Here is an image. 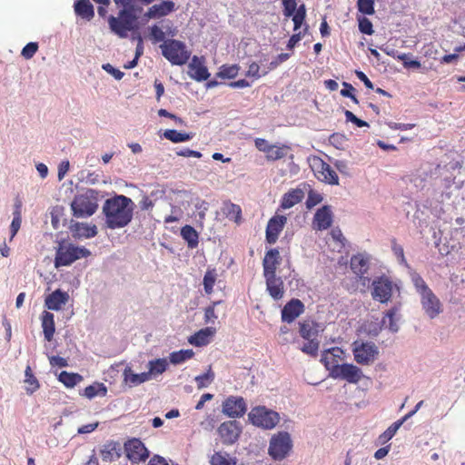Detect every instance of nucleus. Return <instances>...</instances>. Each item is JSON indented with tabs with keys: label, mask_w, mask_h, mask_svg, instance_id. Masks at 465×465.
I'll return each instance as SVG.
<instances>
[{
	"label": "nucleus",
	"mask_w": 465,
	"mask_h": 465,
	"mask_svg": "<svg viewBox=\"0 0 465 465\" xmlns=\"http://www.w3.org/2000/svg\"><path fill=\"white\" fill-rule=\"evenodd\" d=\"M134 202L125 195H114L105 200L103 213L107 228L114 230L127 226L134 215Z\"/></svg>",
	"instance_id": "obj_1"
},
{
	"label": "nucleus",
	"mask_w": 465,
	"mask_h": 465,
	"mask_svg": "<svg viewBox=\"0 0 465 465\" xmlns=\"http://www.w3.org/2000/svg\"><path fill=\"white\" fill-rule=\"evenodd\" d=\"M115 5H123L124 9L120 10L118 16L110 15L108 17V24L110 30L119 36L125 38L130 31L136 28L137 15L136 12H141L142 8H137L134 4V0H114Z\"/></svg>",
	"instance_id": "obj_2"
},
{
	"label": "nucleus",
	"mask_w": 465,
	"mask_h": 465,
	"mask_svg": "<svg viewBox=\"0 0 465 465\" xmlns=\"http://www.w3.org/2000/svg\"><path fill=\"white\" fill-rule=\"evenodd\" d=\"M98 192L88 189L84 193L74 196L71 208L73 215L77 218H84L93 215L98 209Z\"/></svg>",
	"instance_id": "obj_3"
},
{
	"label": "nucleus",
	"mask_w": 465,
	"mask_h": 465,
	"mask_svg": "<svg viewBox=\"0 0 465 465\" xmlns=\"http://www.w3.org/2000/svg\"><path fill=\"white\" fill-rule=\"evenodd\" d=\"M91 255V252L85 247L76 246L68 242H61L56 249L54 265L56 268L61 266H69L76 260L86 258Z\"/></svg>",
	"instance_id": "obj_4"
},
{
	"label": "nucleus",
	"mask_w": 465,
	"mask_h": 465,
	"mask_svg": "<svg viewBox=\"0 0 465 465\" xmlns=\"http://www.w3.org/2000/svg\"><path fill=\"white\" fill-rule=\"evenodd\" d=\"M163 56L172 64L183 65L191 56L185 44L175 39H167L160 45Z\"/></svg>",
	"instance_id": "obj_5"
},
{
	"label": "nucleus",
	"mask_w": 465,
	"mask_h": 465,
	"mask_svg": "<svg viewBox=\"0 0 465 465\" xmlns=\"http://www.w3.org/2000/svg\"><path fill=\"white\" fill-rule=\"evenodd\" d=\"M248 416L254 426L266 430L274 428L280 421L279 413L264 406L252 408Z\"/></svg>",
	"instance_id": "obj_6"
},
{
	"label": "nucleus",
	"mask_w": 465,
	"mask_h": 465,
	"mask_svg": "<svg viewBox=\"0 0 465 465\" xmlns=\"http://www.w3.org/2000/svg\"><path fill=\"white\" fill-rule=\"evenodd\" d=\"M351 351L354 361L361 365H369L372 363L379 354V349L375 343L361 340H357L352 342Z\"/></svg>",
	"instance_id": "obj_7"
},
{
	"label": "nucleus",
	"mask_w": 465,
	"mask_h": 465,
	"mask_svg": "<svg viewBox=\"0 0 465 465\" xmlns=\"http://www.w3.org/2000/svg\"><path fill=\"white\" fill-rule=\"evenodd\" d=\"M292 448L291 436L286 431H280L272 437L269 454L274 460H283Z\"/></svg>",
	"instance_id": "obj_8"
},
{
	"label": "nucleus",
	"mask_w": 465,
	"mask_h": 465,
	"mask_svg": "<svg viewBox=\"0 0 465 465\" xmlns=\"http://www.w3.org/2000/svg\"><path fill=\"white\" fill-rule=\"evenodd\" d=\"M394 287L392 281L382 275L372 282L371 296L374 300L386 303L391 300Z\"/></svg>",
	"instance_id": "obj_9"
},
{
	"label": "nucleus",
	"mask_w": 465,
	"mask_h": 465,
	"mask_svg": "<svg viewBox=\"0 0 465 465\" xmlns=\"http://www.w3.org/2000/svg\"><path fill=\"white\" fill-rule=\"evenodd\" d=\"M126 457L133 463L145 461L149 457V451L140 439L133 438L124 442Z\"/></svg>",
	"instance_id": "obj_10"
},
{
	"label": "nucleus",
	"mask_w": 465,
	"mask_h": 465,
	"mask_svg": "<svg viewBox=\"0 0 465 465\" xmlns=\"http://www.w3.org/2000/svg\"><path fill=\"white\" fill-rule=\"evenodd\" d=\"M362 376L361 370L351 363L341 364L339 367H336V371L331 375L334 379H341L349 383H358Z\"/></svg>",
	"instance_id": "obj_11"
},
{
	"label": "nucleus",
	"mask_w": 465,
	"mask_h": 465,
	"mask_svg": "<svg viewBox=\"0 0 465 465\" xmlns=\"http://www.w3.org/2000/svg\"><path fill=\"white\" fill-rule=\"evenodd\" d=\"M242 432V427L236 420L223 422L218 428V433L223 444L231 445L237 441Z\"/></svg>",
	"instance_id": "obj_12"
},
{
	"label": "nucleus",
	"mask_w": 465,
	"mask_h": 465,
	"mask_svg": "<svg viewBox=\"0 0 465 465\" xmlns=\"http://www.w3.org/2000/svg\"><path fill=\"white\" fill-rule=\"evenodd\" d=\"M247 411L242 397L230 396L223 402V412L230 418L242 417Z\"/></svg>",
	"instance_id": "obj_13"
},
{
	"label": "nucleus",
	"mask_w": 465,
	"mask_h": 465,
	"mask_svg": "<svg viewBox=\"0 0 465 465\" xmlns=\"http://www.w3.org/2000/svg\"><path fill=\"white\" fill-rule=\"evenodd\" d=\"M286 222L287 218L284 215H274L269 220L265 232V239L268 243L273 244L276 242Z\"/></svg>",
	"instance_id": "obj_14"
},
{
	"label": "nucleus",
	"mask_w": 465,
	"mask_h": 465,
	"mask_svg": "<svg viewBox=\"0 0 465 465\" xmlns=\"http://www.w3.org/2000/svg\"><path fill=\"white\" fill-rule=\"evenodd\" d=\"M314 166L315 174L320 181L332 185L339 183V177L330 164L322 159H317L314 163Z\"/></svg>",
	"instance_id": "obj_15"
},
{
	"label": "nucleus",
	"mask_w": 465,
	"mask_h": 465,
	"mask_svg": "<svg viewBox=\"0 0 465 465\" xmlns=\"http://www.w3.org/2000/svg\"><path fill=\"white\" fill-rule=\"evenodd\" d=\"M420 302L425 313L430 319L435 318L441 312V303L431 290L420 294Z\"/></svg>",
	"instance_id": "obj_16"
},
{
	"label": "nucleus",
	"mask_w": 465,
	"mask_h": 465,
	"mask_svg": "<svg viewBox=\"0 0 465 465\" xmlns=\"http://www.w3.org/2000/svg\"><path fill=\"white\" fill-rule=\"evenodd\" d=\"M343 351L339 347H332L325 350L322 354L321 361L324 364L325 368L330 371L331 376L336 367H339V361L341 360Z\"/></svg>",
	"instance_id": "obj_17"
},
{
	"label": "nucleus",
	"mask_w": 465,
	"mask_h": 465,
	"mask_svg": "<svg viewBox=\"0 0 465 465\" xmlns=\"http://www.w3.org/2000/svg\"><path fill=\"white\" fill-rule=\"evenodd\" d=\"M332 223V212L329 205L318 209L314 214L312 227L318 231H323L331 227Z\"/></svg>",
	"instance_id": "obj_18"
},
{
	"label": "nucleus",
	"mask_w": 465,
	"mask_h": 465,
	"mask_svg": "<svg viewBox=\"0 0 465 465\" xmlns=\"http://www.w3.org/2000/svg\"><path fill=\"white\" fill-rule=\"evenodd\" d=\"M304 311L303 303L298 299H292L282 310V320L291 323Z\"/></svg>",
	"instance_id": "obj_19"
},
{
	"label": "nucleus",
	"mask_w": 465,
	"mask_h": 465,
	"mask_svg": "<svg viewBox=\"0 0 465 465\" xmlns=\"http://www.w3.org/2000/svg\"><path fill=\"white\" fill-rule=\"evenodd\" d=\"M266 281V289L272 298L280 300L284 294V283L281 277L276 273L263 275Z\"/></svg>",
	"instance_id": "obj_20"
},
{
	"label": "nucleus",
	"mask_w": 465,
	"mask_h": 465,
	"mask_svg": "<svg viewBox=\"0 0 465 465\" xmlns=\"http://www.w3.org/2000/svg\"><path fill=\"white\" fill-rule=\"evenodd\" d=\"M69 300V295L66 292L60 289L54 291L46 296L45 305L47 309L52 311H59Z\"/></svg>",
	"instance_id": "obj_21"
},
{
	"label": "nucleus",
	"mask_w": 465,
	"mask_h": 465,
	"mask_svg": "<svg viewBox=\"0 0 465 465\" xmlns=\"http://www.w3.org/2000/svg\"><path fill=\"white\" fill-rule=\"evenodd\" d=\"M175 10V4L173 1H163L160 4L152 5L144 16L149 19L161 18L168 15Z\"/></svg>",
	"instance_id": "obj_22"
},
{
	"label": "nucleus",
	"mask_w": 465,
	"mask_h": 465,
	"mask_svg": "<svg viewBox=\"0 0 465 465\" xmlns=\"http://www.w3.org/2000/svg\"><path fill=\"white\" fill-rule=\"evenodd\" d=\"M282 258L280 252L276 248L270 249L266 252L263 261V275L276 273L277 266L281 263Z\"/></svg>",
	"instance_id": "obj_23"
},
{
	"label": "nucleus",
	"mask_w": 465,
	"mask_h": 465,
	"mask_svg": "<svg viewBox=\"0 0 465 465\" xmlns=\"http://www.w3.org/2000/svg\"><path fill=\"white\" fill-rule=\"evenodd\" d=\"M122 448L118 441L109 440L100 449V454L103 461L112 462L121 457Z\"/></svg>",
	"instance_id": "obj_24"
},
{
	"label": "nucleus",
	"mask_w": 465,
	"mask_h": 465,
	"mask_svg": "<svg viewBox=\"0 0 465 465\" xmlns=\"http://www.w3.org/2000/svg\"><path fill=\"white\" fill-rule=\"evenodd\" d=\"M188 67L190 76L198 82L205 81L210 76L207 67L196 55L193 57Z\"/></svg>",
	"instance_id": "obj_25"
},
{
	"label": "nucleus",
	"mask_w": 465,
	"mask_h": 465,
	"mask_svg": "<svg viewBox=\"0 0 465 465\" xmlns=\"http://www.w3.org/2000/svg\"><path fill=\"white\" fill-rule=\"evenodd\" d=\"M164 28H165V31H163V28L159 27L156 25H153V26L150 27V39L152 40V42L153 44H157L160 42L163 43L164 41H166L165 40L166 35L172 36V37L176 35L177 30L173 27L172 22L169 21V25L164 26Z\"/></svg>",
	"instance_id": "obj_26"
},
{
	"label": "nucleus",
	"mask_w": 465,
	"mask_h": 465,
	"mask_svg": "<svg viewBox=\"0 0 465 465\" xmlns=\"http://www.w3.org/2000/svg\"><path fill=\"white\" fill-rule=\"evenodd\" d=\"M351 269L360 276L363 284H365V282H370L369 278L363 276L369 270V262L362 255L357 254L351 258Z\"/></svg>",
	"instance_id": "obj_27"
},
{
	"label": "nucleus",
	"mask_w": 465,
	"mask_h": 465,
	"mask_svg": "<svg viewBox=\"0 0 465 465\" xmlns=\"http://www.w3.org/2000/svg\"><path fill=\"white\" fill-rule=\"evenodd\" d=\"M74 10L77 16L86 21H91L94 17V8L90 0H76Z\"/></svg>",
	"instance_id": "obj_28"
},
{
	"label": "nucleus",
	"mask_w": 465,
	"mask_h": 465,
	"mask_svg": "<svg viewBox=\"0 0 465 465\" xmlns=\"http://www.w3.org/2000/svg\"><path fill=\"white\" fill-rule=\"evenodd\" d=\"M304 198V192L300 188H295L284 193L281 200V207L289 209L299 203Z\"/></svg>",
	"instance_id": "obj_29"
},
{
	"label": "nucleus",
	"mask_w": 465,
	"mask_h": 465,
	"mask_svg": "<svg viewBox=\"0 0 465 465\" xmlns=\"http://www.w3.org/2000/svg\"><path fill=\"white\" fill-rule=\"evenodd\" d=\"M222 213L226 218L237 224L242 223V208L240 205L231 201H224L222 206Z\"/></svg>",
	"instance_id": "obj_30"
},
{
	"label": "nucleus",
	"mask_w": 465,
	"mask_h": 465,
	"mask_svg": "<svg viewBox=\"0 0 465 465\" xmlns=\"http://www.w3.org/2000/svg\"><path fill=\"white\" fill-rule=\"evenodd\" d=\"M215 333V329L212 327H206L195 332L192 335L188 341L195 346L201 347L207 345L210 342V338Z\"/></svg>",
	"instance_id": "obj_31"
},
{
	"label": "nucleus",
	"mask_w": 465,
	"mask_h": 465,
	"mask_svg": "<svg viewBox=\"0 0 465 465\" xmlns=\"http://www.w3.org/2000/svg\"><path fill=\"white\" fill-rule=\"evenodd\" d=\"M41 322L45 339L47 341H51L55 331L54 314L52 312L45 311L42 313Z\"/></svg>",
	"instance_id": "obj_32"
},
{
	"label": "nucleus",
	"mask_w": 465,
	"mask_h": 465,
	"mask_svg": "<svg viewBox=\"0 0 465 465\" xmlns=\"http://www.w3.org/2000/svg\"><path fill=\"white\" fill-rule=\"evenodd\" d=\"M318 324L312 321H305L300 323V334L304 340L318 339Z\"/></svg>",
	"instance_id": "obj_33"
},
{
	"label": "nucleus",
	"mask_w": 465,
	"mask_h": 465,
	"mask_svg": "<svg viewBox=\"0 0 465 465\" xmlns=\"http://www.w3.org/2000/svg\"><path fill=\"white\" fill-rule=\"evenodd\" d=\"M181 236L187 242L191 249L196 248L199 243V234L191 225H184L181 229Z\"/></svg>",
	"instance_id": "obj_34"
},
{
	"label": "nucleus",
	"mask_w": 465,
	"mask_h": 465,
	"mask_svg": "<svg viewBox=\"0 0 465 465\" xmlns=\"http://www.w3.org/2000/svg\"><path fill=\"white\" fill-rule=\"evenodd\" d=\"M124 381L130 385H139L150 380L148 372H142L139 374L134 373L131 368H126L124 371Z\"/></svg>",
	"instance_id": "obj_35"
},
{
	"label": "nucleus",
	"mask_w": 465,
	"mask_h": 465,
	"mask_svg": "<svg viewBox=\"0 0 465 465\" xmlns=\"http://www.w3.org/2000/svg\"><path fill=\"white\" fill-rule=\"evenodd\" d=\"M107 394V387L103 382H94L84 390V396L93 399L96 396L104 397Z\"/></svg>",
	"instance_id": "obj_36"
},
{
	"label": "nucleus",
	"mask_w": 465,
	"mask_h": 465,
	"mask_svg": "<svg viewBox=\"0 0 465 465\" xmlns=\"http://www.w3.org/2000/svg\"><path fill=\"white\" fill-rule=\"evenodd\" d=\"M163 137L174 143L190 141L193 137L192 133H181L174 129L165 130Z\"/></svg>",
	"instance_id": "obj_37"
},
{
	"label": "nucleus",
	"mask_w": 465,
	"mask_h": 465,
	"mask_svg": "<svg viewBox=\"0 0 465 465\" xmlns=\"http://www.w3.org/2000/svg\"><path fill=\"white\" fill-rule=\"evenodd\" d=\"M58 381L67 388H74L83 381L82 375L63 371L58 376Z\"/></svg>",
	"instance_id": "obj_38"
},
{
	"label": "nucleus",
	"mask_w": 465,
	"mask_h": 465,
	"mask_svg": "<svg viewBox=\"0 0 465 465\" xmlns=\"http://www.w3.org/2000/svg\"><path fill=\"white\" fill-rule=\"evenodd\" d=\"M405 422V419H400L394 423H392L384 432H382L379 438V444H385L388 442L392 437L396 434L397 430L401 428V426Z\"/></svg>",
	"instance_id": "obj_39"
},
{
	"label": "nucleus",
	"mask_w": 465,
	"mask_h": 465,
	"mask_svg": "<svg viewBox=\"0 0 465 465\" xmlns=\"http://www.w3.org/2000/svg\"><path fill=\"white\" fill-rule=\"evenodd\" d=\"M289 147L272 144L265 153L268 161H277L286 156Z\"/></svg>",
	"instance_id": "obj_40"
},
{
	"label": "nucleus",
	"mask_w": 465,
	"mask_h": 465,
	"mask_svg": "<svg viewBox=\"0 0 465 465\" xmlns=\"http://www.w3.org/2000/svg\"><path fill=\"white\" fill-rule=\"evenodd\" d=\"M75 232L81 237L93 238L97 234V227L94 224H88L84 223H77L75 224Z\"/></svg>",
	"instance_id": "obj_41"
},
{
	"label": "nucleus",
	"mask_w": 465,
	"mask_h": 465,
	"mask_svg": "<svg viewBox=\"0 0 465 465\" xmlns=\"http://www.w3.org/2000/svg\"><path fill=\"white\" fill-rule=\"evenodd\" d=\"M211 465H236V459L226 452H215L210 460Z\"/></svg>",
	"instance_id": "obj_42"
},
{
	"label": "nucleus",
	"mask_w": 465,
	"mask_h": 465,
	"mask_svg": "<svg viewBox=\"0 0 465 465\" xmlns=\"http://www.w3.org/2000/svg\"><path fill=\"white\" fill-rule=\"evenodd\" d=\"M217 280V272L215 269H208L203 276V289L206 294H211L213 292V286Z\"/></svg>",
	"instance_id": "obj_43"
},
{
	"label": "nucleus",
	"mask_w": 465,
	"mask_h": 465,
	"mask_svg": "<svg viewBox=\"0 0 465 465\" xmlns=\"http://www.w3.org/2000/svg\"><path fill=\"white\" fill-rule=\"evenodd\" d=\"M194 356V352L193 350H180L177 351H173L170 354V361L173 364H180L184 362L187 360L192 359Z\"/></svg>",
	"instance_id": "obj_44"
},
{
	"label": "nucleus",
	"mask_w": 465,
	"mask_h": 465,
	"mask_svg": "<svg viewBox=\"0 0 465 465\" xmlns=\"http://www.w3.org/2000/svg\"><path fill=\"white\" fill-rule=\"evenodd\" d=\"M148 367L149 371L147 372L151 377V375H158L164 372L168 367V362L165 359H157L150 361L148 363Z\"/></svg>",
	"instance_id": "obj_45"
},
{
	"label": "nucleus",
	"mask_w": 465,
	"mask_h": 465,
	"mask_svg": "<svg viewBox=\"0 0 465 465\" xmlns=\"http://www.w3.org/2000/svg\"><path fill=\"white\" fill-rule=\"evenodd\" d=\"M213 380L214 373L212 371L211 366L209 367L208 371L205 373L195 377V381L198 389L208 387L213 382Z\"/></svg>",
	"instance_id": "obj_46"
},
{
	"label": "nucleus",
	"mask_w": 465,
	"mask_h": 465,
	"mask_svg": "<svg viewBox=\"0 0 465 465\" xmlns=\"http://www.w3.org/2000/svg\"><path fill=\"white\" fill-rule=\"evenodd\" d=\"M239 72V66L236 64L227 65L223 64L220 67V71L217 75L223 79H232L237 76Z\"/></svg>",
	"instance_id": "obj_47"
},
{
	"label": "nucleus",
	"mask_w": 465,
	"mask_h": 465,
	"mask_svg": "<svg viewBox=\"0 0 465 465\" xmlns=\"http://www.w3.org/2000/svg\"><path fill=\"white\" fill-rule=\"evenodd\" d=\"M399 309L397 307H392L390 309L385 317L382 320V323L388 325L391 331L396 332L398 331V325L395 322V316L398 313Z\"/></svg>",
	"instance_id": "obj_48"
},
{
	"label": "nucleus",
	"mask_w": 465,
	"mask_h": 465,
	"mask_svg": "<svg viewBox=\"0 0 465 465\" xmlns=\"http://www.w3.org/2000/svg\"><path fill=\"white\" fill-rule=\"evenodd\" d=\"M292 21L294 24L293 30L297 31L302 25L303 24L306 16V10L305 6L302 5L298 9L294 12V14L292 15Z\"/></svg>",
	"instance_id": "obj_49"
},
{
	"label": "nucleus",
	"mask_w": 465,
	"mask_h": 465,
	"mask_svg": "<svg viewBox=\"0 0 465 465\" xmlns=\"http://www.w3.org/2000/svg\"><path fill=\"white\" fill-rule=\"evenodd\" d=\"M319 341L316 340H307V342L303 344V346L301 348V351L308 355L311 356H317L318 351H319Z\"/></svg>",
	"instance_id": "obj_50"
},
{
	"label": "nucleus",
	"mask_w": 465,
	"mask_h": 465,
	"mask_svg": "<svg viewBox=\"0 0 465 465\" xmlns=\"http://www.w3.org/2000/svg\"><path fill=\"white\" fill-rule=\"evenodd\" d=\"M25 383L29 384L30 387L26 388V391L30 393L35 392L39 388V382L34 376L32 370L29 366L25 369Z\"/></svg>",
	"instance_id": "obj_51"
},
{
	"label": "nucleus",
	"mask_w": 465,
	"mask_h": 465,
	"mask_svg": "<svg viewBox=\"0 0 465 465\" xmlns=\"http://www.w3.org/2000/svg\"><path fill=\"white\" fill-rule=\"evenodd\" d=\"M358 10L363 14L371 15L374 14V0H358Z\"/></svg>",
	"instance_id": "obj_52"
},
{
	"label": "nucleus",
	"mask_w": 465,
	"mask_h": 465,
	"mask_svg": "<svg viewBox=\"0 0 465 465\" xmlns=\"http://www.w3.org/2000/svg\"><path fill=\"white\" fill-rule=\"evenodd\" d=\"M260 70H261L260 65L257 63L252 62V64H249L245 75L247 77H252L255 79H259L260 77H262V75H265L268 73V71H265L262 74H261Z\"/></svg>",
	"instance_id": "obj_53"
},
{
	"label": "nucleus",
	"mask_w": 465,
	"mask_h": 465,
	"mask_svg": "<svg viewBox=\"0 0 465 465\" xmlns=\"http://www.w3.org/2000/svg\"><path fill=\"white\" fill-rule=\"evenodd\" d=\"M398 59L402 62L405 68L419 69L421 66V64L418 60H411L410 54H401L398 55Z\"/></svg>",
	"instance_id": "obj_54"
},
{
	"label": "nucleus",
	"mask_w": 465,
	"mask_h": 465,
	"mask_svg": "<svg viewBox=\"0 0 465 465\" xmlns=\"http://www.w3.org/2000/svg\"><path fill=\"white\" fill-rule=\"evenodd\" d=\"M322 201V196L319 193L311 190L306 200V207L308 209H312L315 205L319 204Z\"/></svg>",
	"instance_id": "obj_55"
},
{
	"label": "nucleus",
	"mask_w": 465,
	"mask_h": 465,
	"mask_svg": "<svg viewBox=\"0 0 465 465\" xmlns=\"http://www.w3.org/2000/svg\"><path fill=\"white\" fill-rule=\"evenodd\" d=\"M359 29L362 34L371 35L373 34V28L371 22L366 17H359Z\"/></svg>",
	"instance_id": "obj_56"
},
{
	"label": "nucleus",
	"mask_w": 465,
	"mask_h": 465,
	"mask_svg": "<svg viewBox=\"0 0 465 465\" xmlns=\"http://www.w3.org/2000/svg\"><path fill=\"white\" fill-rule=\"evenodd\" d=\"M412 282L420 295L430 290L422 277H420L419 274H416L412 277Z\"/></svg>",
	"instance_id": "obj_57"
},
{
	"label": "nucleus",
	"mask_w": 465,
	"mask_h": 465,
	"mask_svg": "<svg viewBox=\"0 0 465 465\" xmlns=\"http://www.w3.org/2000/svg\"><path fill=\"white\" fill-rule=\"evenodd\" d=\"M38 50V44L35 42L28 43L21 52L22 56L25 59H31Z\"/></svg>",
	"instance_id": "obj_58"
},
{
	"label": "nucleus",
	"mask_w": 465,
	"mask_h": 465,
	"mask_svg": "<svg viewBox=\"0 0 465 465\" xmlns=\"http://www.w3.org/2000/svg\"><path fill=\"white\" fill-rule=\"evenodd\" d=\"M391 249L394 255L397 257L400 262L402 264H406L403 248L401 245L397 243L396 239L391 240Z\"/></svg>",
	"instance_id": "obj_59"
},
{
	"label": "nucleus",
	"mask_w": 465,
	"mask_h": 465,
	"mask_svg": "<svg viewBox=\"0 0 465 465\" xmlns=\"http://www.w3.org/2000/svg\"><path fill=\"white\" fill-rule=\"evenodd\" d=\"M283 5V14L286 17L292 16L298 9L296 0H282Z\"/></svg>",
	"instance_id": "obj_60"
},
{
	"label": "nucleus",
	"mask_w": 465,
	"mask_h": 465,
	"mask_svg": "<svg viewBox=\"0 0 465 465\" xmlns=\"http://www.w3.org/2000/svg\"><path fill=\"white\" fill-rule=\"evenodd\" d=\"M342 85L344 88L341 90V94L344 97L351 98L354 104H359L358 99L353 94V92L355 91L354 87L347 82H343Z\"/></svg>",
	"instance_id": "obj_61"
},
{
	"label": "nucleus",
	"mask_w": 465,
	"mask_h": 465,
	"mask_svg": "<svg viewBox=\"0 0 465 465\" xmlns=\"http://www.w3.org/2000/svg\"><path fill=\"white\" fill-rule=\"evenodd\" d=\"M291 54L287 53H282L278 54L268 65V70L272 71L277 68L281 64L287 61Z\"/></svg>",
	"instance_id": "obj_62"
},
{
	"label": "nucleus",
	"mask_w": 465,
	"mask_h": 465,
	"mask_svg": "<svg viewBox=\"0 0 465 465\" xmlns=\"http://www.w3.org/2000/svg\"><path fill=\"white\" fill-rule=\"evenodd\" d=\"M346 121L351 122L356 124L358 127L369 126L368 123L358 118L352 112L346 110L344 112Z\"/></svg>",
	"instance_id": "obj_63"
},
{
	"label": "nucleus",
	"mask_w": 465,
	"mask_h": 465,
	"mask_svg": "<svg viewBox=\"0 0 465 465\" xmlns=\"http://www.w3.org/2000/svg\"><path fill=\"white\" fill-rule=\"evenodd\" d=\"M220 303V302H214L213 305L207 307L204 311V321L205 322H214L218 316L215 313L214 306Z\"/></svg>",
	"instance_id": "obj_64"
}]
</instances>
